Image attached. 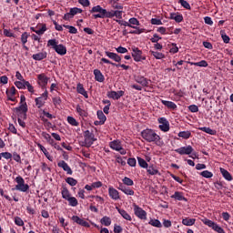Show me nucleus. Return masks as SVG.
<instances>
[{"label": "nucleus", "instance_id": "nucleus-1", "mask_svg": "<svg viewBox=\"0 0 233 233\" xmlns=\"http://www.w3.org/2000/svg\"><path fill=\"white\" fill-rule=\"evenodd\" d=\"M141 136L147 143H155L157 147H161V145H163V142H161V137H159L154 129H144L141 132Z\"/></svg>", "mask_w": 233, "mask_h": 233}, {"label": "nucleus", "instance_id": "nucleus-2", "mask_svg": "<svg viewBox=\"0 0 233 233\" xmlns=\"http://www.w3.org/2000/svg\"><path fill=\"white\" fill-rule=\"evenodd\" d=\"M47 46H51L58 56H66V46L63 44H59V41H57L56 38L49 39L47 41Z\"/></svg>", "mask_w": 233, "mask_h": 233}, {"label": "nucleus", "instance_id": "nucleus-3", "mask_svg": "<svg viewBox=\"0 0 233 233\" xmlns=\"http://www.w3.org/2000/svg\"><path fill=\"white\" fill-rule=\"evenodd\" d=\"M15 181L16 183L15 187V190H18L19 192H28V190H30V186L25 183V178H23V177H16Z\"/></svg>", "mask_w": 233, "mask_h": 233}, {"label": "nucleus", "instance_id": "nucleus-4", "mask_svg": "<svg viewBox=\"0 0 233 233\" xmlns=\"http://www.w3.org/2000/svg\"><path fill=\"white\" fill-rule=\"evenodd\" d=\"M84 139L83 147H86L87 148H90V147L94 145V142L97 141L96 135H94L93 132H90V130H86L84 132Z\"/></svg>", "mask_w": 233, "mask_h": 233}, {"label": "nucleus", "instance_id": "nucleus-5", "mask_svg": "<svg viewBox=\"0 0 233 233\" xmlns=\"http://www.w3.org/2000/svg\"><path fill=\"white\" fill-rule=\"evenodd\" d=\"M89 12L90 14H94L93 15L94 19H105L106 9L101 7V5H96L92 7V9Z\"/></svg>", "mask_w": 233, "mask_h": 233}, {"label": "nucleus", "instance_id": "nucleus-6", "mask_svg": "<svg viewBox=\"0 0 233 233\" xmlns=\"http://www.w3.org/2000/svg\"><path fill=\"white\" fill-rule=\"evenodd\" d=\"M131 50H132L131 56L134 61H136V63H139L141 61L147 60V56L143 55V51H141L138 47L133 46L131 47Z\"/></svg>", "mask_w": 233, "mask_h": 233}, {"label": "nucleus", "instance_id": "nucleus-7", "mask_svg": "<svg viewBox=\"0 0 233 233\" xmlns=\"http://www.w3.org/2000/svg\"><path fill=\"white\" fill-rule=\"evenodd\" d=\"M15 86H16V88H19L20 90H25V88H27L28 92L34 94V86L30 85V82L26 80L15 81Z\"/></svg>", "mask_w": 233, "mask_h": 233}, {"label": "nucleus", "instance_id": "nucleus-8", "mask_svg": "<svg viewBox=\"0 0 233 233\" xmlns=\"http://www.w3.org/2000/svg\"><path fill=\"white\" fill-rule=\"evenodd\" d=\"M48 99V91H45L40 96L35 98V103L36 108H43V106L46 103Z\"/></svg>", "mask_w": 233, "mask_h": 233}, {"label": "nucleus", "instance_id": "nucleus-9", "mask_svg": "<svg viewBox=\"0 0 233 233\" xmlns=\"http://www.w3.org/2000/svg\"><path fill=\"white\" fill-rule=\"evenodd\" d=\"M175 152H177V154H179L180 156H190V154L194 152V147L188 145L187 147H181L179 148L175 149Z\"/></svg>", "mask_w": 233, "mask_h": 233}, {"label": "nucleus", "instance_id": "nucleus-10", "mask_svg": "<svg viewBox=\"0 0 233 233\" xmlns=\"http://www.w3.org/2000/svg\"><path fill=\"white\" fill-rule=\"evenodd\" d=\"M158 123L160 124L158 126V128L162 131V132H168V130H170V122H168V120L165 117H159L158 118Z\"/></svg>", "mask_w": 233, "mask_h": 233}, {"label": "nucleus", "instance_id": "nucleus-11", "mask_svg": "<svg viewBox=\"0 0 233 233\" xmlns=\"http://www.w3.org/2000/svg\"><path fill=\"white\" fill-rule=\"evenodd\" d=\"M134 207V214L139 219H147V211L145 209L141 208L137 204L133 205Z\"/></svg>", "mask_w": 233, "mask_h": 233}, {"label": "nucleus", "instance_id": "nucleus-12", "mask_svg": "<svg viewBox=\"0 0 233 233\" xmlns=\"http://www.w3.org/2000/svg\"><path fill=\"white\" fill-rule=\"evenodd\" d=\"M57 167H59V168H63V171L66 172L68 176H72V174H74V171H72V168L70 167V166H68L67 163H66L65 160H60L57 163Z\"/></svg>", "mask_w": 233, "mask_h": 233}, {"label": "nucleus", "instance_id": "nucleus-13", "mask_svg": "<svg viewBox=\"0 0 233 233\" xmlns=\"http://www.w3.org/2000/svg\"><path fill=\"white\" fill-rule=\"evenodd\" d=\"M71 219L72 221H74V223H76V225L86 227V228H90V224L84 218H79L78 216H73Z\"/></svg>", "mask_w": 233, "mask_h": 233}, {"label": "nucleus", "instance_id": "nucleus-14", "mask_svg": "<svg viewBox=\"0 0 233 233\" xmlns=\"http://www.w3.org/2000/svg\"><path fill=\"white\" fill-rule=\"evenodd\" d=\"M125 96V91L120 90V91H109L107 92V97L110 99H115L117 100Z\"/></svg>", "mask_w": 233, "mask_h": 233}, {"label": "nucleus", "instance_id": "nucleus-15", "mask_svg": "<svg viewBox=\"0 0 233 233\" xmlns=\"http://www.w3.org/2000/svg\"><path fill=\"white\" fill-rule=\"evenodd\" d=\"M101 63H106V65H112V66H116V68H119L120 66L124 70H128V68H130L129 66H127L125 64H116L106 58H101Z\"/></svg>", "mask_w": 233, "mask_h": 233}, {"label": "nucleus", "instance_id": "nucleus-16", "mask_svg": "<svg viewBox=\"0 0 233 233\" xmlns=\"http://www.w3.org/2000/svg\"><path fill=\"white\" fill-rule=\"evenodd\" d=\"M108 196L109 198H111V199H114V201H117L118 199H121V198L119 197V191H117V189L112 187H108Z\"/></svg>", "mask_w": 233, "mask_h": 233}, {"label": "nucleus", "instance_id": "nucleus-17", "mask_svg": "<svg viewBox=\"0 0 233 233\" xmlns=\"http://www.w3.org/2000/svg\"><path fill=\"white\" fill-rule=\"evenodd\" d=\"M17 92V89H15V86H12L10 89H6L5 94L7 96L8 101L15 102V94Z\"/></svg>", "mask_w": 233, "mask_h": 233}, {"label": "nucleus", "instance_id": "nucleus-18", "mask_svg": "<svg viewBox=\"0 0 233 233\" xmlns=\"http://www.w3.org/2000/svg\"><path fill=\"white\" fill-rule=\"evenodd\" d=\"M76 92L77 94H81V96H84L86 99H88V92H86V89H85L83 84L78 83L76 85Z\"/></svg>", "mask_w": 233, "mask_h": 233}, {"label": "nucleus", "instance_id": "nucleus-19", "mask_svg": "<svg viewBox=\"0 0 233 233\" xmlns=\"http://www.w3.org/2000/svg\"><path fill=\"white\" fill-rule=\"evenodd\" d=\"M47 56H48V53H46V51H42L40 53L33 55L32 58L35 61H43V59H46Z\"/></svg>", "mask_w": 233, "mask_h": 233}, {"label": "nucleus", "instance_id": "nucleus-20", "mask_svg": "<svg viewBox=\"0 0 233 233\" xmlns=\"http://www.w3.org/2000/svg\"><path fill=\"white\" fill-rule=\"evenodd\" d=\"M38 84L40 86H46L48 85V77L45 74H40L37 76Z\"/></svg>", "mask_w": 233, "mask_h": 233}, {"label": "nucleus", "instance_id": "nucleus-21", "mask_svg": "<svg viewBox=\"0 0 233 233\" xmlns=\"http://www.w3.org/2000/svg\"><path fill=\"white\" fill-rule=\"evenodd\" d=\"M105 54L107 57H109V59L116 61V63H121V57L119 56V55L112 53L110 51H106Z\"/></svg>", "mask_w": 233, "mask_h": 233}, {"label": "nucleus", "instance_id": "nucleus-22", "mask_svg": "<svg viewBox=\"0 0 233 233\" xmlns=\"http://www.w3.org/2000/svg\"><path fill=\"white\" fill-rule=\"evenodd\" d=\"M94 76H95L96 81H98V83H103L105 81V76L103 75V73H101V70L95 69Z\"/></svg>", "mask_w": 233, "mask_h": 233}, {"label": "nucleus", "instance_id": "nucleus-23", "mask_svg": "<svg viewBox=\"0 0 233 233\" xmlns=\"http://www.w3.org/2000/svg\"><path fill=\"white\" fill-rule=\"evenodd\" d=\"M161 103L162 105H164V106L169 108V110H177V105H176V103L172 101L161 100Z\"/></svg>", "mask_w": 233, "mask_h": 233}, {"label": "nucleus", "instance_id": "nucleus-24", "mask_svg": "<svg viewBox=\"0 0 233 233\" xmlns=\"http://www.w3.org/2000/svg\"><path fill=\"white\" fill-rule=\"evenodd\" d=\"M172 199H176L177 201H187V198L183 196V192L176 191L172 196Z\"/></svg>", "mask_w": 233, "mask_h": 233}, {"label": "nucleus", "instance_id": "nucleus-25", "mask_svg": "<svg viewBox=\"0 0 233 233\" xmlns=\"http://www.w3.org/2000/svg\"><path fill=\"white\" fill-rule=\"evenodd\" d=\"M135 81L142 86H148V79H147L145 76H137L135 77Z\"/></svg>", "mask_w": 233, "mask_h": 233}, {"label": "nucleus", "instance_id": "nucleus-26", "mask_svg": "<svg viewBox=\"0 0 233 233\" xmlns=\"http://www.w3.org/2000/svg\"><path fill=\"white\" fill-rule=\"evenodd\" d=\"M109 147L110 148H112V150H116V152H117V150H121V141L119 140H113L109 143Z\"/></svg>", "mask_w": 233, "mask_h": 233}, {"label": "nucleus", "instance_id": "nucleus-27", "mask_svg": "<svg viewBox=\"0 0 233 233\" xmlns=\"http://www.w3.org/2000/svg\"><path fill=\"white\" fill-rule=\"evenodd\" d=\"M116 210L120 214V216H122V218L124 219H126L127 221H132V217L125 209H121L119 208H116Z\"/></svg>", "mask_w": 233, "mask_h": 233}, {"label": "nucleus", "instance_id": "nucleus-28", "mask_svg": "<svg viewBox=\"0 0 233 233\" xmlns=\"http://www.w3.org/2000/svg\"><path fill=\"white\" fill-rule=\"evenodd\" d=\"M169 19H173L176 23H182L183 15L179 13H170Z\"/></svg>", "mask_w": 233, "mask_h": 233}, {"label": "nucleus", "instance_id": "nucleus-29", "mask_svg": "<svg viewBox=\"0 0 233 233\" xmlns=\"http://www.w3.org/2000/svg\"><path fill=\"white\" fill-rule=\"evenodd\" d=\"M61 194L63 199H66V201L70 198V191L68 190V187H66V185H62Z\"/></svg>", "mask_w": 233, "mask_h": 233}, {"label": "nucleus", "instance_id": "nucleus-30", "mask_svg": "<svg viewBox=\"0 0 233 233\" xmlns=\"http://www.w3.org/2000/svg\"><path fill=\"white\" fill-rule=\"evenodd\" d=\"M191 66H200L203 68H207L208 66V62L207 60H201L200 62H188Z\"/></svg>", "mask_w": 233, "mask_h": 233}, {"label": "nucleus", "instance_id": "nucleus-31", "mask_svg": "<svg viewBox=\"0 0 233 233\" xmlns=\"http://www.w3.org/2000/svg\"><path fill=\"white\" fill-rule=\"evenodd\" d=\"M15 113H19V112H28V105L26 103L20 104L18 107L14 108Z\"/></svg>", "mask_w": 233, "mask_h": 233}, {"label": "nucleus", "instance_id": "nucleus-32", "mask_svg": "<svg viewBox=\"0 0 233 233\" xmlns=\"http://www.w3.org/2000/svg\"><path fill=\"white\" fill-rule=\"evenodd\" d=\"M182 225L186 227H192V225H196V218H186L182 219Z\"/></svg>", "mask_w": 233, "mask_h": 233}, {"label": "nucleus", "instance_id": "nucleus-33", "mask_svg": "<svg viewBox=\"0 0 233 233\" xmlns=\"http://www.w3.org/2000/svg\"><path fill=\"white\" fill-rule=\"evenodd\" d=\"M96 116L99 119V125H105V122L106 121V116H105V113H103L101 110H98L96 112Z\"/></svg>", "mask_w": 233, "mask_h": 233}, {"label": "nucleus", "instance_id": "nucleus-34", "mask_svg": "<svg viewBox=\"0 0 233 233\" xmlns=\"http://www.w3.org/2000/svg\"><path fill=\"white\" fill-rule=\"evenodd\" d=\"M146 168L150 176H157V174H159V170H157V168H156V166L154 165H151L149 167L147 166V167Z\"/></svg>", "mask_w": 233, "mask_h": 233}, {"label": "nucleus", "instance_id": "nucleus-35", "mask_svg": "<svg viewBox=\"0 0 233 233\" xmlns=\"http://www.w3.org/2000/svg\"><path fill=\"white\" fill-rule=\"evenodd\" d=\"M220 172L227 181H232V175L227 169L220 167Z\"/></svg>", "mask_w": 233, "mask_h": 233}, {"label": "nucleus", "instance_id": "nucleus-36", "mask_svg": "<svg viewBox=\"0 0 233 233\" xmlns=\"http://www.w3.org/2000/svg\"><path fill=\"white\" fill-rule=\"evenodd\" d=\"M177 136L178 137H182V139H190L192 133L190 131H180Z\"/></svg>", "mask_w": 233, "mask_h": 233}, {"label": "nucleus", "instance_id": "nucleus-37", "mask_svg": "<svg viewBox=\"0 0 233 233\" xmlns=\"http://www.w3.org/2000/svg\"><path fill=\"white\" fill-rule=\"evenodd\" d=\"M101 225L105 227H110L112 225V219L109 217H103L100 220Z\"/></svg>", "mask_w": 233, "mask_h": 233}, {"label": "nucleus", "instance_id": "nucleus-38", "mask_svg": "<svg viewBox=\"0 0 233 233\" xmlns=\"http://www.w3.org/2000/svg\"><path fill=\"white\" fill-rule=\"evenodd\" d=\"M198 129L201 130V132H205L206 134H209V136H216V130L210 128V127H199Z\"/></svg>", "mask_w": 233, "mask_h": 233}, {"label": "nucleus", "instance_id": "nucleus-39", "mask_svg": "<svg viewBox=\"0 0 233 233\" xmlns=\"http://www.w3.org/2000/svg\"><path fill=\"white\" fill-rule=\"evenodd\" d=\"M220 35L222 38V41L226 44L228 45V43H230V36L227 35V33H225V30H221L220 31Z\"/></svg>", "mask_w": 233, "mask_h": 233}, {"label": "nucleus", "instance_id": "nucleus-40", "mask_svg": "<svg viewBox=\"0 0 233 233\" xmlns=\"http://www.w3.org/2000/svg\"><path fill=\"white\" fill-rule=\"evenodd\" d=\"M148 224L151 225L152 227H156L157 228H161V227H163L159 219H150Z\"/></svg>", "mask_w": 233, "mask_h": 233}, {"label": "nucleus", "instance_id": "nucleus-41", "mask_svg": "<svg viewBox=\"0 0 233 233\" xmlns=\"http://www.w3.org/2000/svg\"><path fill=\"white\" fill-rule=\"evenodd\" d=\"M66 201H68L70 207H77V205H79L77 198H76L75 197H70Z\"/></svg>", "mask_w": 233, "mask_h": 233}, {"label": "nucleus", "instance_id": "nucleus-42", "mask_svg": "<svg viewBox=\"0 0 233 233\" xmlns=\"http://www.w3.org/2000/svg\"><path fill=\"white\" fill-rule=\"evenodd\" d=\"M151 56L155 57V59H165V54L159 53L157 51H149Z\"/></svg>", "mask_w": 233, "mask_h": 233}, {"label": "nucleus", "instance_id": "nucleus-43", "mask_svg": "<svg viewBox=\"0 0 233 233\" xmlns=\"http://www.w3.org/2000/svg\"><path fill=\"white\" fill-rule=\"evenodd\" d=\"M69 13L71 14L72 17H74V15H77V14H83V9L79 7H73L70 8Z\"/></svg>", "mask_w": 233, "mask_h": 233}, {"label": "nucleus", "instance_id": "nucleus-44", "mask_svg": "<svg viewBox=\"0 0 233 233\" xmlns=\"http://www.w3.org/2000/svg\"><path fill=\"white\" fill-rule=\"evenodd\" d=\"M131 28H134L135 30L130 31L129 34H135V35H139V34H143V32H145L144 28H139L136 25H131Z\"/></svg>", "mask_w": 233, "mask_h": 233}, {"label": "nucleus", "instance_id": "nucleus-45", "mask_svg": "<svg viewBox=\"0 0 233 233\" xmlns=\"http://www.w3.org/2000/svg\"><path fill=\"white\" fill-rule=\"evenodd\" d=\"M137 161H138V165L139 167H141V168H148V163H147L146 159H143L140 157H137Z\"/></svg>", "mask_w": 233, "mask_h": 233}, {"label": "nucleus", "instance_id": "nucleus-46", "mask_svg": "<svg viewBox=\"0 0 233 233\" xmlns=\"http://www.w3.org/2000/svg\"><path fill=\"white\" fill-rule=\"evenodd\" d=\"M202 223H204V225H207L208 227H209V228L214 229V227H216V222H214L208 218L202 219Z\"/></svg>", "mask_w": 233, "mask_h": 233}, {"label": "nucleus", "instance_id": "nucleus-47", "mask_svg": "<svg viewBox=\"0 0 233 233\" xmlns=\"http://www.w3.org/2000/svg\"><path fill=\"white\" fill-rule=\"evenodd\" d=\"M67 123H69L71 127H79V122H77L74 116H67Z\"/></svg>", "mask_w": 233, "mask_h": 233}, {"label": "nucleus", "instance_id": "nucleus-48", "mask_svg": "<svg viewBox=\"0 0 233 233\" xmlns=\"http://www.w3.org/2000/svg\"><path fill=\"white\" fill-rule=\"evenodd\" d=\"M200 176H202V177H206V179H210V177H214V174L208 170H204L200 173Z\"/></svg>", "mask_w": 233, "mask_h": 233}, {"label": "nucleus", "instance_id": "nucleus-49", "mask_svg": "<svg viewBox=\"0 0 233 233\" xmlns=\"http://www.w3.org/2000/svg\"><path fill=\"white\" fill-rule=\"evenodd\" d=\"M76 112H77V114H79V116H81V117H86V116H88L86 111H85L83 108H81V106H79V105L76 106Z\"/></svg>", "mask_w": 233, "mask_h": 233}, {"label": "nucleus", "instance_id": "nucleus-50", "mask_svg": "<svg viewBox=\"0 0 233 233\" xmlns=\"http://www.w3.org/2000/svg\"><path fill=\"white\" fill-rule=\"evenodd\" d=\"M124 185H127V187H133L134 185V180H132V178L130 177H125L123 179H122Z\"/></svg>", "mask_w": 233, "mask_h": 233}, {"label": "nucleus", "instance_id": "nucleus-51", "mask_svg": "<svg viewBox=\"0 0 233 233\" xmlns=\"http://www.w3.org/2000/svg\"><path fill=\"white\" fill-rule=\"evenodd\" d=\"M46 30V25L44 24L40 29H36V31H35V34H37V35H43V34H45Z\"/></svg>", "mask_w": 233, "mask_h": 233}, {"label": "nucleus", "instance_id": "nucleus-52", "mask_svg": "<svg viewBox=\"0 0 233 233\" xmlns=\"http://www.w3.org/2000/svg\"><path fill=\"white\" fill-rule=\"evenodd\" d=\"M63 26L64 28H66L67 30H69V34H77V28H76V26L66 25H64Z\"/></svg>", "mask_w": 233, "mask_h": 233}, {"label": "nucleus", "instance_id": "nucleus-53", "mask_svg": "<svg viewBox=\"0 0 233 233\" xmlns=\"http://www.w3.org/2000/svg\"><path fill=\"white\" fill-rule=\"evenodd\" d=\"M130 26H139V20L136 17H132L128 20Z\"/></svg>", "mask_w": 233, "mask_h": 233}, {"label": "nucleus", "instance_id": "nucleus-54", "mask_svg": "<svg viewBox=\"0 0 233 233\" xmlns=\"http://www.w3.org/2000/svg\"><path fill=\"white\" fill-rule=\"evenodd\" d=\"M66 183H68L70 187H76V185H77V181L76 180V178L71 177L66 179Z\"/></svg>", "mask_w": 233, "mask_h": 233}, {"label": "nucleus", "instance_id": "nucleus-55", "mask_svg": "<svg viewBox=\"0 0 233 233\" xmlns=\"http://www.w3.org/2000/svg\"><path fill=\"white\" fill-rule=\"evenodd\" d=\"M30 35H28L27 32H25L21 35V41L23 45H26L28 43V37Z\"/></svg>", "mask_w": 233, "mask_h": 233}, {"label": "nucleus", "instance_id": "nucleus-56", "mask_svg": "<svg viewBox=\"0 0 233 233\" xmlns=\"http://www.w3.org/2000/svg\"><path fill=\"white\" fill-rule=\"evenodd\" d=\"M122 192L124 194H126V196H134V194H135L134 189H132L128 187H126Z\"/></svg>", "mask_w": 233, "mask_h": 233}, {"label": "nucleus", "instance_id": "nucleus-57", "mask_svg": "<svg viewBox=\"0 0 233 233\" xmlns=\"http://www.w3.org/2000/svg\"><path fill=\"white\" fill-rule=\"evenodd\" d=\"M178 3L181 5V6H183V8H186V10H190V4H188V2L186 0H179Z\"/></svg>", "mask_w": 233, "mask_h": 233}, {"label": "nucleus", "instance_id": "nucleus-58", "mask_svg": "<svg viewBox=\"0 0 233 233\" xmlns=\"http://www.w3.org/2000/svg\"><path fill=\"white\" fill-rule=\"evenodd\" d=\"M15 224L17 225V227H24L25 226V222L23 221V218H21L20 217H15Z\"/></svg>", "mask_w": 233, "mask_h": 233}, {"label": "nucleus", "instance_id": "nucleus-59", "mask_svg": "<svg viewBox=\"0 0 233 233\" xmlns=\"http://www.w3.org/2000/svg\"><path fill=\"white\" fill-rule=\"evenodd\" d=\"M16 116H17V119H24V120H26V112L23 111V112H18V113H15Z\"/></svg>", "mask_w": 233, "mask_h": 233}, {"label": "nucleus", "instance_id": "nucleus-60", "mask_svg": "<svg viewBox=\"0 0 233 233\" xmlns=\"http://www.w3.org/2000/svg\"><path fill=\"white\" fill-rule=\"evenodd\" d=\"M12 157L14 161H16V163H21V156L17 154V152H14Z\"/></svg>", "mask_w": 233, "mask_h": 233}, {"label": "nucleus", "instance_id": "nucleus-61", "mask_svg": "<svg viewBox=\"0 0 233 233\" xmlns=\"http://www.w3.org/2000/svg\"><path fill=\"white\" fill-rule=\"evenodd\" d=\"M42 137H45L47 142L54 141L50 134L46 132H42Z\"/></svg>", "mask_w": 233, "mask_h": 233}, {"label": "nucleus", "instance_id": "nucleus-62", "mask_svg": "<svg viewBox=\"0 0 233 233\" xmlns=\"http://www.w3.org/2000/svg\"><path fill=\"white\" fill-rule=\"evenodd\" d=\"M213 230L218 233H225V229L221 228L219 225L216 224L215 227L213 228Z\"/></svg>", "mask_w": 233, "mask_h": 233}, {"label": "nucleus", "instance_id": "nucleus-63", "mask_svg": "<svg viewBox=\"0 0 233 233\" xmlns=\"http://www.w3.org/2000/svg\"><path fill=\"white\" fill-rule=\"evenodd\" d=\"M26 212H27V214L34 216V214H35V209L32 206L28 205L26 207Z\"/></svg>", "mask_w": 233, "mask_h": 233}, {"label": "nucleus", "instance_id": "nucleus-64", "mask_svg": "<svg viewBox=\"0 0 233 233\" xmlns=\"http://www.w3.org/2000/svg\"><path fill=\"white\" fill-rule=\"evenodd\" d=\"M137 164V161L136 160V158L127 159V165H129V167H136Z\"/></svg>", "mask_w": 233, "mask_h": 233}]
</instances>
